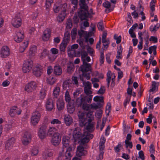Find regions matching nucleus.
Listing matches in <instances>:
<instances>
[{
	"mask_svg": "<svg viewBox=\"0 0 160 160\" xmlns=\"http://www.w3.org/2000/svg\"><path fill=\"white\" fill-rule=\"evenodd\" d=\"M28 41H26L24 42L22 45V46L20 47L19 48V51L21 52H23L25 50L26 48L28 47Z\"/></svg>",
	"mask_w": 160,
	"mask_h": 160,
	"instance_id": "36",
	"label": "nucleus"
},
{
	"mask_svg": "<svg viewBox=\"0 0 160 160\" xmlns=\"http://www.w3.org/2000/svg\"><path fill=\"white\" fill-rule=\"evenodd\" d=\"M61 137L60 136V134L56 133L52 136L51 140V142L54 146L58 145L61 141Z\"/></svg>",
	"mask_w": 160,
	"mask_h": 160,
	"instance_id": "13",
	"label": "nucleus"
},
{
	"mask_svg": "<svg viewBox=\"0 0 160 160\" xmlns=\"http://www.w3.org/2000/svg\"><path fill=\"white\" fill-rule=\"evenodd\" d=\"M114 38L116 40V43L117 44L121 42L122 37L120 35L118 37L116 35H114Z\"/></svg>",
	"mask_w": 160,
	"mask_h": 160,
	"instance_id": "55",
	"label": "nucleus"
},
{
	"mask_svg": "<svg viewBox=\"0 0 160 160\" xmlns=\"http://www.w3.org/2000/svg\"><path fill=\"white\" fill-rule=\"evenodd\" d=\"M46 90L43 88L41 89L39 93V96L40 98L41 99H43L46 97Z\"/></svg>",
	"mask_w": 160,
	"mask_h": 160,
	"instance_id": "37",
	"label": "nucleus"
},
{
	"mask_svg": "<svg viewBox=\"0 0 160 160\" xmlns=\"http://www.w3.org/2000/svg\"><path fill=\"white\" fill-rule=\"evenodd\" d=\"M16 34V36L14 38V40L17 42H20L24 38L23 33L21 32H17Z\"/></svg>",
	"mask_w": 160,
	"mask_h": 160,
	"instance_id": "21",
	"label": "nucleus"
},
{
	"mask_svg": "<svg viewBox=\"0 0 160 160\" xmlns=\"http://www.w3.org/2000/svg\"><path fill=\"white\" fill-rule=\"evenodd\" d=\"M97 26L99 30L102 31L104 29V27L103 25V22L102 21L98 22V24Z\"/></svg>",
	"mask_w": 160,
	"mask_h": 160,
	"instance_id": "63",
	"label": "nucleus"
},
{
	"mask_svg": "<svg viewBox=\"0 0 160 160\" xmlns=\"http://www.w3.org/2000/svg\"><path fill=\"white\" fill-rule=\"evenodd\" d=\"M31 139L30 135L28 133H25L22 139V143L25 145H27L29 143Z\"/></svg>",
	"mask_w": 160,
	"mask_h": 160,
	"instance_id": "16",
	"label": "nucleus"
},
{
	"mask_svg": "<svg viewBox=\"0 0 160 160\" xmlns=\"http://www.w3.org/2000/svg\"><path fill=\"white\" fill-rule=\"evenodd\" d=\"M37 50V47L36 46H32L30 49L29 53L32 55L34 54Z\"/></svg>",
	"mask_w": 160,
	"mask_h": 160,
	"instance_id": "51",
	"label": "nucleus"
},
{
	"mask_svg": "<svg viewBox=\"0 0 160 160\" xmlns=\"http://www.w3.org/2000/svg\"><path fill=\"white\" fill-rule=\"evenodd\" d=\"M50 52L52 54L56 55L58 53V50L56 48H52L50 49Z\"/></svg>",
	"mask_w": 160,
	"mask_h": 160,
	"instance_id": "64",
	"label": "nucleus"
},
{
	"mask_svg": "<svg viewBox=\"0 0 160 160\" xmlns=\"http://www.w3.org/2000/svg\"><path fill=\"white\" fill-rule=\"evenodd\" d=\"M100 63L101 64H103L104 61V56L103 52H101L99 58Z\"/></svg>",
	"mask_w": 160,
	"mask_h": 160,
	"instance_id": "53",
	"label": "nucleus"
},
{
	"mask_svg": "<svg viewBox=\"0 0 160 160\" xmlns=\"http://www.w3.org/2000/svg\"><path fill=\"white\" fill-rule=\"evenodd\" d=\"M46 128V126L44 125H42L40 127L38 134L40 139H42L45 138L47 134Z\"/></svg>",
	"mask_w": 160,
	"mask_h": 160,
	"instance_id": "9",
	"label": "nucleus"
},
{
	"mask_svg": "<svg viewBox=\"0 0 160 160\" xmlns=\"http://www.w3.org/2000/svg\"><path fill=\"white\" fill-rule=\"evenodd\" d=\"M92 75L93 76L98 77L99 78H103V74L97 71L93 72L92 73Z\"/></svg>",
	"mask_w": 160,
	"mask_h": 160,
	"instance_id": "43",
	"label": "nucleus"
},
{
	"mask_svg": "<svg viewBox=\"0 0 160 160\" xmlns=\"http://www.w3.org/2000/svg\"><path fill=\"white\" fill-rule=\"evenodd\" d=\"M41 114L40 112L36 111L33 112L31 118V124L33 126L36 125L39 121Z\"/></svg>",
	"mask_w": 160,
	"mask_h": 160,
	"instance_id": "7",
	"label": "nucleus"
},
{
	"mask_svg": "<svg viewBox=\"0 0 160 160\" xmlns=\"http://www.w3.org/2000/svg\"><path fill=\"white\" fill-rule=\"evenodd\" d=\"M57 56L56 55L50 54H48V58L50 61L51 62L53 61L57 57Z\"/></svg>",
	"mask_w": 160,
	"mask_h": 160,
	"instance_id": "50",
	"label": "nucleus"
},
{
	"mask_svg": "<svg viewBox=\"0 0 160 160\" xmlns=\"http://www.w3.org/2000/svg\"><path fill=\"white\" fill-rule=\"evenodd\" d=\"M125 145L126 149H131L133 147L132 142L130 141H125Z\"/></svg>",
	"mask_w": 160,
	"mask_h": 160,
	"instance_id": "42",
	"label": "nucleus"
},
{
	"mask_svg": "<svg viewBox=\"0 0 160 160\" xmlns=\"http://www.w3.org/2000/svg\"><path fill=\"white\" fill-rule=\"evenodd\" d=\"M105 91V88L104 86H101L98 91L97 92L98 94H103Z\"/></svg>",
	"mask_w": 160,
	"mask_h": 160,
	"instance_id": "56",
	"label": "nucleus"
},
{
	"mask_svg": "<svg viewBox=\"0 0 160 160\" xmlns=\"http://www.w3.org/2000/svg\"><path fill=\"white\" fill-rule=\"evenodd\" d=\"M51 123L52 124H60L61 123V122L58 119H54L51 121Z\"/></svg>",
	"mask_w": 160,
	"mask_h": 160,
	"instance_id": "59",
	"label": "nucleus"
},
{
	"mask_svg": "<svg viewBox=\"0 0 160 160\" xmlns=\"http://www.w3.org/2000/svg\"><path fill=\"white\" fill-rule=\"evenodd\" d=\"M47 73L48 75H50L53 71V68L51 66H48L47 68Z\"/></svg>",
	"mask_w": 160,
	"mask_h": 160,
	"instance_id": "58",
	"label": "nucleus"
},
{
	"mask_svg": "<svg viewBox=\"0 0 160 160\" xmlns=\"http://www.w3.org/2000/svg\"><path fill=\"white\" fill-rule=\"evenodd\" d=\"M21 111V110L18 108L17 106H14L10 108L9 111V115L11 117H14L16 114H20Z\"/></svg>",
	"mask_w": 160,
	"mask_h": 160,
	"instance_id": "14",
	"label": "nucleus"
},
{
	"mask_svg": "<svg viewBox=\"0 0 160 160\" xmlns=\"http://www.w3.org/2000/svg\"><path fill=\"white\" fill-rule=\"evenodd\" d=\"M92 98V95L84 96L81 94L80 97L77 99L76 105L78 107L82 108L85 110L88 111L90 109V106L87 103L91 102Z\"/></svg>",
	"mask_w": 160,
	"mask_h": 160,
	"instance_id": "1",
	"label": "nucleus"
},
{
	"mask_svg": "<svg viewBox=\"0 0 160 160\" xmlns=\"http://www.w3.org/2000/svg\"><path fill=\"white\" fill-rule=\"evenodd\" d=\"M70 139L68 136H63L62 140V143L63 146L65 148L70 147L69 144L70 141Z\"/></svg>",
	"mask_w": 160,
	"mask_h": 160,
	"instance_id": "24",
	"label": "nucleus"
},
{
	"mask_svg": "<svg viewBox=\"0 0 160 160\" xmlns=\"http://www.w3.org/2000/svg\"><path fill=\"white\" fill-rule=\"evenodd\" d=\"M37 87V85L36 82L34 81H31L25 85L24 90L28 92H31L36 89Z\"/></svg>",
	"mask_w": 160,
	"mask_h": 160,
	"instance_id": "8",
	"label": "nucleus"
},
{
	"mask_svg": "<svg viewBox=\"0 0 160 160\" xmlns=\"http://www.w3.org/2000/svg\"><path fill=\"white\" fill-rule=\"evenodd\" d=\"M62 69L59 65H56L54 66L53 73L55 76H59L62 74Z\"/></svg>",
	"mask_w": 160,
	"mask_h": 160,
	"instance_id": "17",
	"label": "nucleus"
},
{
	"mask_svg": "<svg viewBox=\"0 0 160 160\" xmlns=\"http://www.w3.org/2000/svg\"><path fill=\"white\" fill-rule=\"evenodd\" d=\"M64 97L66 102L68 103H69L71 101V98L69 92L68 90H67L65 93Z\"/></svg>",
	"mask_w": 160,
	"mask_h": 160,
	"instance_id": "38",
	"label": "nucleus"
},
{
	"mask_svg": "<svg viewBox=\"0 0 160 160\" xmlns=\"http://www.w3.org/2000/svg\"><path fill=\"white\" fill-rule=\"evenodd\" d=\"M52 155V151L50 150L44 152L42 155L43 158L44 159H47L48 158L51 157Z\"/></svg>",
	"mask_w": 160,
	"mask_h": 160,
	"instance_id": "30",
	"label": "nucleus"
},
{
	"mask_svg": "<svg viewBox=\"0 0 160 160\" xmlns=\"http://www.w3.org/2000/svg\"><path fill=\"white\" fill-rule=\"evenodd\" d=\"M102 5L104 7L108 9H109L111 6L110 3L108 1L103 2Z\"/></svg>",
	"mask_w": 160,
	"mask_h": 160,
	"instance_id": "61",
	"label": "nucleus"
},
{
	"mask_svg": "<svg viewBox=\"0 0 160 160\" xmlns=\"http://www.w3.org/2000/svg\"><path fill=\"white\" fill-rule=\"evenodd\" d=\"M87 52L89 54L90 56L93 57L94 55L93 54L94 53V50L90 47L88 48L87 49Z\"/></svg>",
	"mask_w": 160,
	"mask_h": 160,
	"instance_id": "60",
	"label": "nucleus"
},
{
	"mask_svg": "<svg viewBox=\"0 0 160 160\" xmlns=\"http://www.w3.org/2000/svg\"><path fill=\"white\" fill-rule=\"evenodd\" d=\"M70 80H65L64 81L63 83V84L62 85V87L64 89H67L68 88V89L70 88L72 83L70 82Z\"/></svg>",
	"mask_w": 160,
	"mask_h": 160,
	"instance_id": "33",
	"label": "nucleus"
},
{
	"mask_svg": "<svg viewBox=\"0 0 160 160\" xmlns=\"http://www.w3.org/2000/svg\"><path fill=\"white\" fill-rule=\"evenodd\" d=\"M87 55L88 54L85 51H83L81 53V59L83 62V61H85V58Z\"/></svg>",
	"mask_w": 160,
	"mask_h": 160,
	"instance_id": "52",
	"label": "nucleus"
},
{
	"mask_svg": "<svg viewBox=\"0 0 160 160\" xmlns=\"http://www.w3.org/2000/svg\"><path fill=\"white\" fill-rule=\"evenodd\" d=\"M33 61L31 60H26L23 64L22 70L24 73L29 72L32 68Z\"/></svg>",
	"mask_w": 160,
	"mask_h": 160,
	"instance_id": "6",
	"label": "nucleus"
},
{
	"mask_svg": "<svg viewBox=\"0 0 160 160\" xmlns=\"http://www.w3.org/2000/svg\"><path fill=\"white\" fill-rule=\"evenodd\" d=\"M22 23V20L19 15L17 14L12 20V24L13 26L18 28L21 26Z\"/></svg>",
	"mask_w": 160,
	"mask_h": 160,
	"instance_id": "11",
	"label": "nucleus"
},
{
	"mask_svg": "<svg viewBox=\"0 0 160 160\" xmlns=\"http://www.w3.org/2000/svg\"><path fill=\"white\" fill-rule=\"evenodd\" d=\"M53 0H46L45 5L46 8L49 10V8L50 7L52 3L53 2Z\"/></svg>",
	"mask_w": 160,
	"mask_h": 160,
	"instance_id": "46",
	"label": "nucleus"
},
{
	"mask_svg": "<svg viewBox=\"0 0 160 160\" xmlns=\"http://www.w3.org/2000/svg\"><path fill=\"white\" fill-rule=\"evenodd\" d=\"M42 69L40 66H38L34 68L33 73L37 77L40 76L42 74Z\"/></svg>",
	"mask_w": 160,
	"mask_h": 160,
	"instance_id": "25",
	"label": "nucleus"
},
{
	"mask_svg": "<svg viewBox=\"0 0 160 160\" xmlns=\"http://www.w3.org/2000/svg\"><path fill=\"white\" fill-rule=\"evenodd\" d=\"M152 88L149 90V92H153L154 91L156 90V85L157 83L155 81H152Z\"/></svg>",
	"mask_w": 160,
	"mask_h": 160,
	"instance_id": "44",
	"label": "nucleus"
},
{
	"mask_svg": "<svg viewBox=\"0 0 160 160\" xmlns=\"http://www.w3.org/2000/svg\"><path fill=\"white\" fill-rule=\"evenodd\" d=\"M77 35V29L76 28H73L71 31V35L72 40L76 39Z\"/></svg>",
	"mask_w": 160,
	"mask_h": 160,
	"instance_id": "41",
	"label": "nucleus"
},
{
	"mask_svg": "<svg viewBox=\"0 0 160 160\" xmlns=\"http://www.w3.org/2000/svg\"><path fill=\"white\" fill-rule=\"evenodd\" d=\"M15 139L12 137L9 139L5 145V148L6 150H9L12 149L15 142Z\"/></svg>",
	"mask_w": 160,
	"mask_h": 160,
	"instance_id": "18",
	"label": "nucleus"
},
{
	"mask_svg": "<svg viewBox=\"0 0 160 160\" xmlns=\"http://www.w3.org/2000/svg\"><path fill=\"white\" fill-rule=\"evenodd\" d=\"M93 100L95 102H99L102 105L103 104V97L102 96H96L93 98Z\"/></svg>",
	"mask_w": 160,
	"mask_h": 160,
	"instance_id": "39",
	"label": "nucleus"
},
{
	"mask_svg": "<svg viewBox=\"0 0 160 160\" xmlns=\"http://www.w3.org/2000/svg\"><path fill=\"white\" fill-rule=\"evenodd\" d=\"M86 117L88 119V121L91 122L93 117V113L92 112H89L86 114Z\"/></svg>",
	"mask_w": 160,
	"mask_h": 160,
	"instance_id": "40",
	"label": "nucleus"
},
{
	"mask_svg": "<svg viewBox=\"0 0 160 160\" xmlns=\"http://www.w3.org/2000/svg\"><path fill=\"white\" fill-rule=\"evenodd\" d=\"M83 134L80 128H76L73 132V137L75 141H77L79 140Z\"/></svg>",
	"mask_w": 160,
	"mask_h": 160,
	"instance_id": "10",
	"label": "nucleus"
},
{
	"mask_svg": "<svg viewBox=\"0 0 160 160\" xmlns=\"http://www.w3.org/2000/svg\"><path fill=\"white\" fill-rule=\"evenodd\" d=\"M78 16L81 20H86L89 18L90 14L88 12V7H85L83 8H80V10L78 12Z\"/></svg>",
	"mask_w": 160,
	"mask_h": 160,
	"instance_id": "4",
	"label": "nucleus"
},
{
	"mask_svg": "<svg viewBox=\"0 0 160 160\" xmlns=\"http://www.w3.org/2000/svg\"><path fill=\"white\" fill-rule=\"evenodd\" d=\"M57 129L54 127H50L48 131V134L49 136H53L56 133H58L57 132Z\"/></svg>",
	"mask_w": 160,
	"mask_h": 160,
	"instance_id": "28",
	"label": "nucleus"
},
{
	"mask_svg": "<svg viewBox=\"0 0 160 160\" xmlns=\"http://www.w3.org/2000/svg\"><path fill=\"white\" fill-rule=\"evenodd\" d=\"M86 129L87 130V132L90 133L94 130V126L92 124L89 122L88 124L86 126Z\"/></svg>",
	"mask_w": 160,
	"mask_h": 160,
	"instance_id": "35",
	"label": "nucleus"
},
{
	"mask_svg": "<svg viewBox=\"0 0 160 160\" xmlns=\"http://www.w3.org/2000/svg\"><path fill=\"white\" fill-rule=\"evenodd\" d=\"M51 30L48 28H46L43 32L42 39L43 41H47L48 40L50 37Z\"/></svg>",
	"mask_w": 160,
	"mask_h": 160,
	"instance_id": "15",
	"label": "nucleus"
},
{
	"mask_svg": "<svg viewBox=\"0 0 160 160\" xmlns=\"http://www.w3.org/2000/svg\"><path fill=\"white\" fill-rule=\"evenodd\" d=\"M80 93V91L78 90H77L76 91L73 92V97L75 99H76V100H77V99L80 97L79 96L78 97Z\"/></svg>",
	"mask_w": 160,
	"mask_h": 160,
	"instance_id": "54",
	"label": "nucleus"
},
{
	"mask_svg": "<svg viewBox=\"0 0 160 160\" xmlns=\"http://www.w3.org/2000/svg\"><path fill=\"white\" fill-rule=\"evenodd\" d=\"M93 135L88 132H84L83 134L78 141L81 144H85L87 143L90 140V139L93 138Z\"/></svg>",
	"mask_w": 160,
	"mask_h": 160,
	"instance_id": "5",
	"label": "nucleus"
},
{
	"mask_svg": "<svg viewBox=\"0 0 160 160\" xmlns=\"http://www.w3.org/2000/svg\"><path fill=\"white\" fill-rule=\"evenodd\" d=\"M79 118L80 119V125L84 126L86 124L85 119L83 114H81L78 115Z\"/></svg>",
	"mask_w": 160,
	"mask_h": 160,
	"instance_id": "34",
	"label": "nucleus"
},
{
	"mask_svg": "<svg viewBox=\"0 0 160 160\" xmlns=\"http://www.w3.org/2000/svg\"><path fill=\"white\" fill-rule=\"evenodd\" d=\"M72 148L71 147H69L67 148L66 151L65 153V160H70L72 157L70 152L72 151Z\"/></svg>",
	"mask_w": 160,
	"mask_h": 160,
	"instance_id": "27",
	"label": "nucleus"
},
{
	"mask_svg": "<svg viewBox=\"0 0 160 160\" xmlns=\"http://www.w3.org/2000/svg\"><path fill=\"white\" fill-rule=\"evenodd\" d=\"M78 34L80 38H84L86 41L88 40L89 35L86 31L81 29L78 31Z\"/></svg>",
	"mask_w": 160,
	"mask_h": 160,
	"instance_id": "19",
	"label": "nucleus"
},
{
	"mask_svg": "<svg viewBox=\"0 0 160 160\" xmlns=\"http://www.w3.org/2000/svg\"><path fill=\"white\" fill-rule=\"evenodd\" d=\"M64 120L67 126H70L72 122V118L68 114H66L64 116Z\"/></svg>",
	"mask_w": 160,
	"mask_h": 160,
	"instance_id": "22",
	"label": "nucleus"
},
{
	"mask_svg": "<svg viewBox=\"0 0 160 160\" xmlns=\"http://www.w3.org/2000/svg\"><path fill=\"white\" fill-rule=\"evenodd\" d=\"M79 70L82 72V76L85 78L87 79H90V74L92 72L91 66L90 63L83 61V64L80 67Z\"/></svg>",
	"mask_w": 160,
	"mask_h": 160,
	"instance_id": "2",
	"label": "nucleus"
},
{
	"mask_svg": "<svg viewBox=\"0 0 160 160\" xmlns=\"http://www.w3.org/2000/svg\"><path fill=\"white\" fill-rule=\"evenodd\" d=\"M65 156L62 152H60L59 156L56 160H65Z\"/></svg>",
	"mask_w": 160,
	"mask_h": 160,
	"instance_id": "57",
	"label": "nucleus"
},
{
	"mask_svg": "<svg viewBox=\"0 0 160 160\" xmlns=\"http://www.w3.org/2000/svg\"><path fill=\"white\" fill-rule=\"evenodd\" d=\"M57 108L59 111L63 109L64 107V102L62 99H58L57 102Z\"/></svg>",
	"mask_w": 160,
	"mask_h": 160,
	"instance_id": "23",
	"label": "nucleus"
},
{
	"mask_svg": "<svg viewBox=\"0 0 160 160\" xmlns=\"http://www.w3.org/2000/svg\"><path fill=\"white\" fill-rule=\"evenodd\" d=\"M47 82L50 85L53 84L55 82L56 80L53 77H50L47 79Z\"/></svg>",
	"mask_w": 160,
	"mask_h": 160,
	"instance_id": "49",
	"label": "nucleus"
},
{
	"mask_svg": "<svg viewBox=\"0 0 160 160\" xmlns=\"http://www.w3.org/2000/svg\"><path fill=\"white\" fill-rule=\"evenodd\" d=\"M90 109H96L101 108L102 106V104L99 102H97V104H93L90 105Z\"/></svg>",
	"mask_w": 160,
	"mask_h": 160,
	"instance_id": "32",
	"label": "nucleus"
},
{
	"mask_svg": "<svg viewBox=\"0 0 160 160\" xmlns=\"http://www.w3.org/2000/svg\"><path fill=\"white\" fill-rule=\"evenodd\" d=\"M87 152L86 151L84 150V147L82 146H79L77 147V150L76 152V155L80 157L84 155Z\"/></svg>",
	"mask_w": 160,
	"mask_h": 160,
	"instance_id": "20",
	"label": "nucleus"
},
{
	"mask_svg": "<svg viewBox=\"0 0 160 160\" xmlns=\"http://www.w3.org/2000/svg\"><path fill=\"white\" fill-rule=\"evenodd\" d=\"M111 105L110 103H108L106 108L105 113L107 116H108L111 111Z\"/></svg>",
	"mask_w": 160,
	"mask_h": 160,
	"instance_id": "45",
	"label": "nucleus"
},
{
	"mask_svg": "<svg viewBox=\"0 0 160 160\" xmlns=\"http://www.w3.org/2000/svg\"><path fill=\"white\" fill-rule=\"evenodd\" d=\"M10 53V50L9 48L6 46H4L1 48L0 54L2 58H6L7 57Z\"/></svg>",
	"mask_w": 160,
	"mask_h": 160,
	"instance_id": "12",
	"label": "nucleus"
},
{
	"mask_svg": "<svg viewBox=\"0 0 160 160\" xmlns=\"http://www.w3.org/2000/svg\"><path fill=\"white\" fill-rule=\"evenodd\" d=\"M32 156H36L38 152V150L37 147H34L31 150Z\"/></svg>",
	"mask_w": 160,
	"mask_h": 160,
	"instance_id": "47",
	"label": "nucleus"
},
{
	"mask_svg": "<svg viewBox=\"0 0 160 160\" xmlns=\"http://www.w3.org/2000/svg\"><path fill=\"white\" fill-rule=\"evenodd\" d=\"M66 4L64 3L63 5H61L60 6H58L56 5H54L53 7V10L55 12L57 13L59 11L61 12V13L58 17V19H59V21H62L64 19L66 16Z\"/></svg>",
	"mask_w": 160,
	"mask_h": 160,
	"instance_id": "3",
	"label": "nucleus"
},
{
	"mask_svg": "<svg viewBox=\"0 0 160 160\" xmlns=\"http://www.w3.org/2000/svg\"><path fill=\"white\" fill-rule=\"evenodd\" d=\"M158 28L159 27H157L156 25H155L154 26L152 25L150 26L149 29L152 32H153L156 31Z\"/></svg>",
	"mask_w": 160,
	"mask_h": 160,
	"instance_id": "62",
	"label": "nucleus"
},
{
	"mask_svg": "<svg viewBox=\"0 0 160 160\" xmlns=\"http://www.w3.org/2000/svg\"><path fill=\"white\" fill-rule=\"evenodd\" d=\"M60 89L59 87H55L53 90V98H57L59 95Z\"/></svg>",
	"mask_w": 160,
	"mask_h": 160,
	"instance_id": "29",
	"label": "nucleus"
},
{
	"mask_svg": "<svg viewBox=\"0 0 160 160\" xmlns=\"http://www.w3.org/2000/svg\"><path fill=\"white\" fill-rule=\"evenodd\" d=\"M68 111L70 114L72 113L75 109V107L73 104L68 103L67 105Z\"/></svg>",
	"mask_w": 160,
	"mask_h": 160,
	"instance_id": "31",
	"label": "nucleus"
},
{
	"mask_svg": "<svg viewBox=\"0 0 160 160\" xmlns=\"http://www.w3.org/2000/svg\"><path fill=\"white\" fill-rule=\"evenodd\" d=\"M79 5L80 6V8H82L88 7L86 3V0H79Z\"/></svg>",
	"mask_w": 160,
	"mask_h": 160,
	"instance_id": "48",
	"label": "nucleus"
},
{
	"mask_svg": "<svg viewBox=\"0 0 160 160\" xmlns=\"http://www.w3.org/2000/svg\"><path fill=\"white\" fill-rule=\"evenodd\" d=\"M53 107V103L52 99H48L46 103V108L48 111H51Z\"/></svg>",
	"mask_w": 160,
	"mask_h": 160,
	"instance_id": "26",
	"label": "nucleus"
}]
</instances>
